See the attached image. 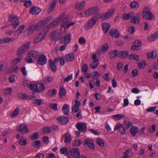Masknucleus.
Returning <instances> with one entry per match:
<instances>
[{
    "label": "nucleus",
    "mask_w": 158,
    "mask_h": 158,
    "mask_svg": "<svg viewBox=\"0 0 158 158\" xmlns=\"http://www.w3.org/2000/svg\"><path fill=\"white\" fill-rule=\"evenodd\" d=\"M8 20L9 22L12 23L10 25L14 29H16L19 23V18L18 16L11 14L9 16Z\"/></svg>",
    "instance_id": "nucleus-1"
},
{
    "label": "nucleus",
    "mask_w": 158,
    "mask_h": 158,
    "mask_svg": "<svg viewBox=\"0 0 158 158\" xmlns=\"http://www.w3.org/2000/svg\"><path fill=\"white\" fill-rule=\"evenodd\" d=\"M142 16L147 20H152L154 19V17L150 11L149 8L147 6H145L143 10Z\"/></svg>",
    "instance_id": "nucleus-2"
},
{
    "label": "nucleus",
    "mask_w": 158,
    "mask_h": 158,
    "mask_svg": "<svg viewBox=\"0 0 158 158\" xmlns=\"http://www.w3.org/2000/svg\"><path fill=\"white\" fill-rule=\"evenodd\" d=\"M30 42H28L19 47L17 52V55L19 56L27 51L29 48Z\"/></svg>",
    "instance_id": "nucleus-3"
},
{
    "label": "nucleus",
    "mask_w": 158,
    "mask_h": 158,
    "mask_svg": "<svg viewBox=\"0 0 158 158\" xmlns=\"http://www.w3.org/2000/svg\"><path fill=\"white\" fill-rule=\"evenodd\" d=\"M64 14L59 16L58 18L55 19L47 26L48 28L54 27L57 25L60 21L62 20V19L64 17Z\"/></svg>",
    "instance_id": "nucleus-4"
},
{
    "label": "nucleus",
    "mask_w": 158,
    "mask_h": 158,
    "mask_svg": "<svg viewBox=\"0 0 158 158\" xmlns=\"http://www.w3.org/2000/svg\"><path fill=\"white\" fill-rule=\"evenodd\" d=\"M60 33L58 31H53L50 34V39L52 41H57L60 40Z\"/></svg>",
    "instance_id": "nucleus-5"
},
{
    "label": "nucleus",
    "mask_w": 158,
    "mask_h": 158,
    "mask_svg": "<svg viewBox=\"0 0 158 158\" xmlns=\"http://www.w3.org/2000/svg\"><path fill=\"white\" fill-rule=\"evenodd\" d=\"M99 10V7L98 6H94L90 8L85 12V14L87 16L96 13Z\"/></svg>",
    "instance_id": "nucleus-6"
},
{
    "label": "nucleus",
    "mask_w": 158,
    "mask_h": 158,
    "mask_svg": "<svg viewBox=\"0 0 158 158\" xmlns=\"http://www.w3.org/2000/svg\"><path fill=\"white\" fill-rule=\"evenodd\" d=\"M76 127L81 133L85 132L87 129V124L84 122L77 123L76 125Z\"/></svg>",
    "instance_id": "nucleus-7"
},
{
    "label": "nucleus",
    "mask_w": 158,
    "mask_h": 158,
    "mask_svg": "<svg viewBox=\"0 0 158 158\" xmlns=\"http://www.w3.org/2000/svg\"><path fill=\"white\" fill-rule=\"evenodd\" d=\"M47 61V59L46 56L43 54H41L38 57L37 60V63L41 65H43L45 64Z\"/></svg>",
    "instance_id": "nucleus-8"
},
{
    "label": "nucleus",
    "mask_w": 158,
    "mask_h": 158,
    "mask_svg": "<svg viewBox=\"0 0 158 158\" xmlns=\"http://www.w3.org/2000/svg\"><path fill=\"white\" fill-rule=\"evenodd\" d=\"M70 21V19L69 17H67L63 19L61 23V27L60 28V31L61 32H64L66 31V25Z\"/></svg>",
    "instance_id": "nucleus-9"
},
{
    "label": "nucleus",
    "mask_w": 158,
    "mask_h": 158,
    "mask_svg": "<svg viewBox=\"0 0 158 158\" xmlns=\"http://www.w3.org/2000/svg\"><path fill=\"white\" fill-rule=\"evenodd\" d=\"M71 156L74 158H80L79 149L78 148H72L70 150Z\"/></svg>",
    "instance_id": "nucleus-10"
},
{
    "label": "nucleus",
    "mask_w": 158,
    "mask_h": 158,
    "mask_svg": "<svg viewBox=\"0 0 158 158\" xmlns=\"http://www.w3.org/2000/svg\"><path fill=\"white\" fill-rule=\"evenodd\" d=\"M114 9H110L108 11L102 15V20H105L110 17L114 13Z\"/></svg>",
    "instance_id": "nucleus-11"
},
{
    "label": "nucleus",
    "mask_w": 158,
    "mask_h": 158,
    "mask_svg": "<svg viewBox=\"0 0 158 158\" xmlns=\"http://www.w3.org/2000/svg\"><path fill=\"white\" fill-rule=\"evenodd\" d=\"M16 130L17 132H22L24 133L29 132V130L27 126L23 124L18 126L16 128Z\"/></svg>",
    "instance_id": "nucleus-12"
},
{
    "label": "nucleus",
    "mask_w": 158,
    "mask_h": 158,
    "mask_svg": "<svg viewBox=\"0 0 158 158\" xmlns=\"http://www.w3.org/2000/svg\"><path fill=\"white\" fill-rule=\"evenodd\" d=\"M83 143L84 145L88 146L89 148L91 149H94V146L93 141L91 139H89L85 140Z\"/></svg>",
    "instance_id": "nucleus-13"
},
{
    "label": "nucleus",
    "mask_w": 158,
    "mask_h": 158,
    "mask_svg": "<svg viewBox=\"0 0 158 158\" xmlns=\"http://www.w3.org/2000/svg\"><path fill=\"white\" fill-rule=\"evenodd\" d=\"M58 121L61 124L65 125L69 122L68 118L65 116H61L57 118Z\"/></svg>",
    "instance_id": "nucleus-14"
},
{
    "label": "nucleus",
    "mask_w": 158,
    "mask_h": 158,
    "mask_svg": "<svg viewBox=\"0 0 158 158\" xmlns=\"http://www.w3.org/2000/svg\"><path fill=\"white\" fill-rule=\"evenodd\" d=\"M118 129H119L120 132L122 134L124 135L125 133L124 127H123L122 124H117L114 127V130L116 131Z\"/></svg>",
    "instance_id": "nucleus-15"
},
{
    "label": "nucleus",
    "mask_w": 158,
    "mask_h": 158,
    "mask_svg": "<svg viewBox=\"0 0 158 158\" xmlns=\"http://www.w3.org/2000/svg\"><path fill=\"white\" fill-rule=\"evenodd\" d=\"M56 62H54V61H52V60L50 59L49 60V67L51 71L53 72H56L57 69V68L55 65V64Z\"/></svg>",
    "instance_id": "nucleus-16"
},
{
    "label": "nucleus",
    "mask_w": 158,
    "mask_h": 158,
    "mask_svg": "<svg viewBox=\"0 0 158 158\" xmlns=\"http://www.w3.org/2000/svg\"><path fill=\"white\" fill-rule=\"evenodd\" d=\"M45 36V34L42 32L40 33L34 39L33 43L34 44H36L40 41Z\"/></svg>",
    "instance_id": "nucleus-17"
},
{
    "label": "nucleus",
    "mask_w": 158,
    "mask_h": 158,
    "mask_svg": "<svg viewBox=\"0 0 158 158\" xmlns=\"http://www.w3.org/2000/svg\"><path fill=\"white\" fill-rule=\"evenodd\" d=\"M71 35L70 33H68L61 38V41L63 40L65 44H68L71 41Z\"/></svg>",
    "instance_id": "nucleus-18"
},
{
    "label": "nucleus",
    "mask_w": 158,
    "mask_h": 158,
    "mask_svg": "<svg viewBox=\"0 0 158 158\" xmlns=\"http://www.w3.org/2000/svg\"><path fill=\"white\" fill-rule=\"evenodd\" d=\"M109 33L112 36L116 38H118L120 36L119 31L115 29H111Z\"/></svg>",
    "instance_id": "nucleus-19"
},
{
    "label": "nucleus",
    "mask_w": 158,
    "mask_h": 158,
    "mask_svg": "<svg viewBox=\"0 0 158 158\" xmlns=\"http://www.w3.org/2000/svg\"><path fill=\"white\" fill-rule=\"evenodd\" d=\"M96 23L91 19L86 23L85 27L84 28L86 30H88L92 27Z\"/></svg>",
    "instance_id": "nucleus-20"
},
{
    "label": "nucleus",
    "mask_w": 158,
    "mask_h": 158,
    "mask_svg": "<svg viewBox=\"0 0 158 158\" xmlns=\"http://www.w3.org/2000/svg\"><path fill=\"white\" fill-rule=\"evenodd\" d=\"M64 58L65 61L68 62L73 61L74 59V55L73 53H70L65 55Z\"/></svg>",
    "instance_id": "nucleus-21"
},
{
    "label": "nucleus",
    "mask_w": 158,
    "mask_h": 158,
    "mask_svg": "<svg viewBox=\"0 0 158 158\" xmlns=\"http://www.w3.org/2000/svg\"><path fill=\"white\" fill-rule=\"evenodd\" d=\"M140 16L141 14L139 13H138L135 16H133V18L131 19V22L135 24H138L140 22L139 17Z\"/></svg>",
    "instance_id": "nucleus-22"
},
{
    "label": "nucleus",
    "mask_w": 158,
    "mask_h": 158,
    "mask_svg": "<svg viewBox=\"0 0 158 158\" xmlns=\"http://www.w3.org/2000/svg\"><path fill=\"white\" fill-rule=\"evenodd\" d=\"M62 111L63 114L66 115H68L69 113V105L67 104H64L62 107Z\"/></svg>",
    "instance_id": "nucleus-23"
},
{
    "label": "nucleus",
    "mask_w": 158,
    "mask_h": 158,
    "mask_svg": "<svg viewBox=\"0 0 158 158\" xmlns=\"http://www.w3.org/2000/svg\"><path fill=\"white\" fill-rule=\"evenodd\" d=\"M102 27L103 31L105 33H107L110 27V24L108 23H102Z\"/></svg>",
    "instance_id": "nucleus-24"
},
{
    "label": "nucleus",
    "mask_w": 158,
    "mask_h": 158,
    "mask_svg": "<svg viewBox=\"0 0 158 158\" xmlns=\"http://www.w3.org/2000/svg\"><path fill=\"white\" fill-rule=\"evenodd\" d=\"M129 118L128 117H126L124 119L123 125L126 129L128 128L132 125V123L129 121Z\"/></svg>",
    "instance_id": "nucleus-25"
},
{
    "label": "nucleus",
    "mask_w": 158,
    "mask_h": 158,
    "mask_svg": "<svg viewBox=\"0 0 158 158\" xmlns=\"http://www.w3.org/2000/svg\"><path fill=\"white\" fill-rule=\"evenodd\" d=\"M138 131V128L135 126L131 127L130 130V133L133 137L135 136L136 134Z\"/></svg>",
    "instance_id": "nucleus-26"
},
{
    "label": "nucleus",
    "mask_w": 158,
    "mask_h": 158,
    "mask_svg": "<svg viewBox=\"0 0 158 158\" xmlns=\"http://www.w3.org/2000/svg\"><path fill=\"white\" fill-rule=\"evenodd\" d=\"M28 55L31 56L32 58L36 59L38 58L39 56V52L35 51H30L28 52Z\"/></svg>",
    "instance_id": "nucleus-27"
},
{
    "label": "nucleus",
    "mask_w": 158,
    "mask_h": 158,
    "mask_svg": "<svg viewBox=\"0 0 158 158\" xmlns=\"http://www.w3.org/2000/svg\"><path fill=\"white\" fill-rule=\"evenodd\" d=\"M40 12V9L35 6L33 7L30 10L31 13L33 15H37Z\"/></svg>",
    "instance_id": "nucleus-28"
},
{
    "label": "nucleus",
    "mask_w": 158,
    "mask_h": 158,
    "mask_svg": "<svg viewBox=\"0 0 158 158\" xmlns=\"http://www.w3.org/2000/svg\"><path fill=\"white\" fill-rule=\"evenodd\" d=\"M65 139L64 142L67 143H70L72 140V138L70 134L67 132L64 134Z\"/></svg>",
    "instance_id": "nucleus-29"
},
{
    "label": "nucleus",
    "mask_w": 158,
    "mask_h": 158,
    "mask_svg": "<svg viewBox=\"0 0 158 158\" xmlns=\"http://www.w3.org/2000/svg\"><path fill=\"white\" fill-rule=\"evenodd\" d=\"M60 88L59 94L60 98H62L63 96L66 95V90L63 85H60Z\"/></svg>",
    "instance_id": "nucleus-30"
},
{
    "label": "nucleus",
    "mask_w": 158,
    "mask_h": 158,
    "mask_svg": "<svg viewBox=\"0 0 158 158\" xmlns=\"http://www.w3.org/2000/svg\"><path fill=\"white\" fill-rule=\"evenodd\" d=\"M118 51L117 50L111 51L108 54V56L111 59L115 58L118 55Z\"/></svg>",
    "instance_id": "nucleus-31"
},
{
    "label": "nucleus",
    "mask_w": 158,
    "mask_h": 158,
    "mask_svg": "<svg viewBox=\"0 0 158 158\" xmlns=\"http://www.w3.org/2000/svg\"><path fill=\"white\" fill-rule=\"evenodd\" d=\"M129 52L128 51H121L118 53V56L121 58H125L128 56Z\"/></svg>",
    "instance_id": "nucleus-32"
},
{
    "label": "nucleus",
    "mask_w": 158,
    "mask_h": 158,
    "mask_svg": "<svg viewBox=\"0 0 158 158\" xmlns=\"http://www.w3.org/2000/svg\"><path fill=\"white\" fill-rule=\"evenodd\" d=\"M35 30V27L32 25L30 26L29 28L25 30V33L27 36L32 33Z\"/></svg>",
    "instance_id": "nucleus-33"
},
{
    "label": "nucleus",
    "mask_w": 158,
    "mask_h": 158,
    "mask_svg": "<svg viewBox=\"0 0 158 158\" xmlns=\"http://www.w3.org/2000/svg\"><path fill=\"white\" fill-rule=\"evenodd\" d=\"M133 16V13H131L128 14L124 13L122 15V18L124 20H128L130 19H131Z\"/></svg>",
    "instance_id": "nucleus-34"
},
{
    "label": "nucleus",
    "mask_w": 158,
    "mask_h": 158,
    "mask_svg": "<svg viewBox=\"0 0 158 158\" xmlns=\"http://www.w3.org/2000/svg\"><path fill=\"white\" fill-rule=\"evenodd\" d=\"M58 61H60L61 66L65 64L64 59L62 57L59 56L54 59V62H57Z\"/></svg>",
    "instance_id": "nucleus-35"
},
{
    "label": "nucleus",
    "mask_w": 158,
    "mask_h": 158,
    "mask_svg": "<svg viewBox=\"0 0 158 158\" xmlns=\"http://www.w3.org/2000/svg\"><path fill=\"white\" fill-rule=\"evenodd\" d=\"M127 57L130 60H133L137 61L139 60V56L135 54H131L129 55H128Z\"/></svg>",
    "instance_id": "nucleus-36"
},
{
    "label": "nucleus",
    "mask_w": 158,
    "mask_h": 158,
    "mask_svg": "<svg viewBox=\"0 0 158 158\" xmlns=\"http://www.w3.org/2000/svg\"><path fill=\"white\" fill-rule=\"evenodd\" d=\"M156 56V52L155 50H153L152 52H149L147 53V56L149 58L155 59Z\"/></svg>",
    "instance_id": "nucleus-37"
},
{
    "label": "nucleus",
    "mask_w": 158,
    "mask_h": 158,
    "mask_svg": "<svg viewBox=\"0 0 158 158\" xmlns=\"http://www.w3.org/2000/svg\"><path fill=\"white\" fill-rule=\"evenodd\" d=\"M158 37V31L153 34L151 35L148 38V40L150 41H152Z\"/></svg>",
    "instance_id": "nucleus-38"
},
{
    "label": "nucleus",
    "mask_w": 158,
    "mask_h": 158,
    "mask_svg": "<svg viewBox=\"0 0 158 158\" xmlns=\"http://www.w3.org/2000/svg\"><path fill=\"white\" fill-rule=\"evenodd\" d=\"M27 87L32 90H34L35 92H37L36 90L37 89V85L36 84H34L31 83H28Z\"/></svg>",
    "instance_id": "nucleus-39"
},
{
    "label": "nucleus",
    "mask_w": 158,
    "mask_h": 158,
    "mask_svg": "<svg viewBox=\"0 0 158 158\" xmlns=\"http://www.w3.org/2000/svg\"><path fill=\"white\" fill-rule=\"evenodd\" d=\"M85 5V2L83 1L81 3L77 2L76 3V9L79 10H82Z\"/></svg>",
    "instance_id": "nucleus-40"
},
{
    "label": "nucleus",
    "mask_w": 158,
    "mask_h": 158,
    "mask_svg": "<svg viewBox=\"0 0 158 158\" xmlns=\"http://www.w3.org/2000/svg\"><path fill=\"white\" fill-rule=\"evenodd\" d=\"M99 19L102 21L103 20L102 18V15L101 16V14L99 13H97L95 15L91 18V19L94 20L96 23Z\"/></svg>",
    "instance_id": "nucleus-41"
},
{
    "label": "nucleus",
    "mask_w": 158,
    "mask_h": 158,
    "mask_svg": "<svg viewBox=\"0 0 158 158\" xmlns=\"http://www.w3.org/2000/svg\"><path fill=\"white\" fill-rule=\"evenodd\" d=\"M32 25L34 27L35 29H36V30H39L41 29L44 26L41 21H40L36 24H34Z\"/></svg>",
    "instance_id": "nucleus-42"
},
{
    "label": "nucleus",
    "mask_w": 158,
    "mask_h": 158,
    "mask_svg": "<svg viewBox=\"0 0 158 158\" xmlns=\"http://www.w3.org/2000/svg\"><path fill=\"white\" fill-rule=\"evenodd\" d=\"M37 89L36 90L37 92H40L43 91L45 89L44 85L42 83H39L37 84Z\"/></svg>",
    "instance_id": "nucleus-43"
},
{
    "label": "nucleus",
    "mask_w": 158,
    "mask_h": 158,
    "mask_svg": "<svg viewBox=\"0 0 158 158\" xmlns=\"http://www.w3.org/2000/svg\"><path fill=\"white\" fill-rule=\"evenodd\" d=\"M124 117V115L122 114H116L113 116V119L117 120H120Z\"/></svg>",
    "instance_id": "nucleus-44"
},
{
    "label": "nucleus",
    "mask_w": 158,
    "mask_h": 158,
    "mask_svg": "<svg viewBox=\"0 0 158 158\" xmlns=\"http://www.w3.org/2000/svg\"><path fill=\"white\" fill-rule=\"evenodd\" d=\"M130 6L132 9L138 8L139 6L138 2L135 1L131 2L130 4Z\"/></svg>",
    "instance_id": "nucleus-45"
},
{
    "label": "nucleus",
    "mask_w": 158,
    "mask_h": 158,
    "mask_svg": "<svg viewBox=\"0 0 158 158\" xmlns=\"http://www.w3.org/2000/svg\"><path fill=\"white\" fill-rule=\"evenodd\" d=\"M82 141L79 139H75L72 143L73 145L75 147L79 146L81 143Z\"/></svg>",
    "instance_id": "nucleus-46"
},
{
    "label": "nucleus",
    "mask_w": 158,
    "mask_h": 158,
    "mask_svg": "<svg viewBox=\"0 0 158 158\" xmlns=\"http://www.w3.org/2000/svg\"><path fill=\"white\" fill-rule=\"evenodd\" d=\"M98 64V60L97 59V60H93L92 63L90 64V66L91 68L94 69L97 67Z\"/></svg>",
    "instance_id": "nucleus-47"
},
{
    "label": "nucleus",
    "mask_w": 158,
    "mask_h": 158,
    "mask_svg": "<svg viewBox=\"0 0 158 158\" xmlns=\"http://www.w3.org/2000/svg\"><path fill=\"white\" fill-rule=\"evenodd\" d=\"M23 59V57L20 56L18 58L14 59L12 62V63L13 65H15L19 63Z\"/></svg>",
    "instance_id": "nucleus-48"
},
{
    "label": "nucleus",
    "mask_w": 158,
    "mask_h": 158,
    "mask_svg": "<svg viewBox=\"0 0 158 158\" xmlns=\"http://www.w3.org/2000/svg\"><path fill=\"white\" fill-rule=\"evenodd\" d=\"M17 97L20 99H25L27 98V95L26 94L19 93L17 95Z\"/></svg>",
    "instance_id": "nucleus-49"
},
{
    "label": "nucleus",
    "mask_w": 158,
    "mask_h": 158,
    "mask_svg": "<svg viewBox=\"0 0 158 158\" xmlns=\"http://www.w3.org/2000/svg\"><path fill=\"white\" fill-rule=\"evenodd\" d=\"M60 152L61 154L67 156L68 154V149L67 148L64 147L60 149Z\"/></svg>",
    "instance_id": "nucleus-50"
},
{
    "label": "nucleus",
    "mask_w": 158,
    "mask_h": 158,
    "mask_svg": "<svg viewBox=\"0 0 158 158\" xmlns=\"http://www.w3.org/2000/svg\"><path fill=\"white\" fill-rule=\"evenodd\" d=\"M97 143L100 146L103 147L105 146L104 141L101 139L98 138L97 140Z\"/></svg>",
    "instance_id": "nucleus-51"
},
{
    "label": "nucleus",
    "mask_w": 158,
    "mask_h": 158,
    "mask_svg": "<svg viewBox=\"0 0 158 158\" xmlns=\"http://www.w3.org/2000/svg\"><path fill=\"white\" fill-rule=\"evenodd\" d=\"M56 93V89H52L51 90H49L47 92L48 95L50 97L54 96Z\"/></svg>",
    "instance_id": "nucleus-52"
},
{
    "label": "nucleus",
    "mask_w": 158,
    "mask_h": 158,
    "mask_svg": "<svg viewBox=\"0 0 158 158\" xmlns=\"http://www.w3.org/2000/svg\"><path fill=\"white\" fill-rule=\"evenodd\" d=\"M32 144L34 147L38 148L40 146L41 142L40 140H37L33 142Z\"/></svg>",
    "instance_id": "nucleus-53"
},
{
    "label": "nucleus",
    "mask_w": 158,
    "mask_h": 158,
    "mask_svg": "<svg viewBox=\"0 0 158 158\" xmlns=\"http://www.w3.org/2000/svg\"><path fill=\"white\" fill-rule=\"evenodd\" d=\"M52 19V18L51 17H48L45 18L44 19L41 21L42 22L44 25V26L45 25L47 24L50 21V20L51 19Z\"/></svg>",
    "instance_id": "nucleus-54"
},
{
    "label": "nucleus",
    "mask_w": 158,
    "mask_h": 158,
    "mask_svg": "<svg viewBox=\"0 0 158 158\" xmlns=\"http://www.w3.org/2000/svg\"><path fill=\"white\" fill-rule=\"evenodd\" d=\"M38 137V134L37 132H35L32 134L30 137V139L31 140H34L37 139Z\"/></svg>",
    "instance_id": "nucleus-55"
},
{
    "label": "nucleus",
    "mask_w": 158,
    "mask_h": 158,
    "mask_svg": "<svg viewBox=\"0 0 158 158\" xmlns=\"http://www.w3.org/2000/svg\"><path fill=\"white\" fill-rule=\"evenodd\" d=\"M34 102H33V104H36L38 106H40L43 103L42 100L41 99H36L34 100Z\"/></svg>",
    "instance_id": "nucleus-56"
},
{
    "label": "nucleus",
    "mask_w": 158,
    "mask_h": 158,
    "mask_svg": "<svg viewBox=\"0 0 158 158\" xmlns=\"http://www.w3.org/2000/svg\"><path fill=\"white\" fill-rule=\"evenodd\" d=\"M52 2V3L50 5V7L48 9V13H50L52 11V10L54 9L56 4V3H55V2Z\"/></svg>",
    "instance_id": "nucleus-57"
},
{
    "label": "nucleus",
    "mask_w": 158,
    "mask_h": 158,
    "mask_svg": "<svg viewBox=\"0 0 158 158\" xmlns=\"http://www.w3.org/2000/svg\"><path fill=\"white\" fill-rule=\"evenodd\" d=\"M156 127L155 124H153L152 126H150L149 128V131L151 133L154 132L156 131Z\"/></svg>",
    "instance_id": "nucleus-58"
},
{
    "label": "nucleus",
    "mask_w": 158,
    "mask_h": 158,
    "mask_svg": "<svg viewBox=\"0 0 158 158\" xmlns=\"http://www.w3.org/2000/svg\"><path fill=\"white\" fill-rule=\"evenodd\" d=\"M146 61H142L140 63L138 64V66L139 69H142L146 65Z\"/></svg>",
    "instance_id": "nucleus-59"
},
{
    "label": "nucleus",
    "mask_w": 158,
    "mask_h": 158,
    "mask_svg": "<svg viewBox=\"0 0 158 158\" xmlns=\"http://www.w3.org/2000/svg\"><path fill=\"white\" fill-rule=\"evenodd\" d=\"M53 80L52 78L48 76L46 77L44 80V82L45 84H48L51 82Z\"/></svg>",
    "instance_id": "nucleus-60"
},
{
    "label": "nucleus",
    "mask_w": 158,
    "mask_h": 158,
    "mask_svg": "<svg viewBox=\"0 0 158 158\" xmlns=\"http://www.w3.org/2000/svg\"><path fill=\"white\" fill-rule=\"evenodd\" d=\"M24 2V6L26 8H28L31 5V0L26 1Z\"/></svg>",
    "instance_id": "nucleus-61"
},
{
    "label": "nucleus",
    "mask_w": 158,
    "mask_h": 158,
    "mask_svg": "<svg viewBox=\"0 0 158 158\" xmlns=\"http://www.w3.org/2000/svg\"><path fill=\"white\" fill-rule=\"evenodd\" d=\"M57 105L56 103H52L50 105V108L52 110H57Z\"/></svg>",
    "instance_id": "nucleus-62"
},
{
    "label": "nucleus",
    "mask_w": 158,
    "mask_h": 158,
    "mask_svg": "<svg viewBox=\"0 0 158 158\" xmlns=\"http://www.w3.org/2000/svg\"><path fill=\"white\" fill-rule=\"evenodd\" d=\"M43 131L45 133H51V128L45 127L43 128Z\"/></svg>",
    "instance_id": "nucleus-63"
},
{
    "label": "nucleus",
    "mask_w": 158,
    "mask_h": 158,
    "mask_svg": "<svg viewBox=\"0 0 158 158\" xmlns=\"http://www.w3.org/2000/svg\"><path fill=\"white\" fill-rule=\"evenodd\" d=\"M73 77V75L71 74L70 75H69L67 77L64 78V81L65 82H68L70 81Z\"/></svg>",
    "instance_id": "nucleus-64"
}]
</instances>
